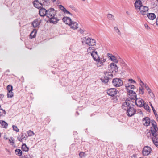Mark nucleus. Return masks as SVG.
<instances>
[{
  "mask_svg": "<svg viewBox=\"0 0 158 158\" xmlns=\"http://www.w3.org/2000/svg\"><path fill=\"white\" fill-rule=\"evenodd\" d=\"M143 123L146 126H149L150 123L152 126L150 127V131L152 136V139L154 144L158 147V135L157 134L158 128L156 122L154 120L150 121V118L147 117L143 118L142 119Z\"/></svg>",
  "mask_w": 158,
  "mask_h": 158,
  "instance_id": "f257e3e1",
  "label": "nucleus"
},
{
  "mask_svg": "<svg viewBox=\"0 0 158 158\" xmlns=\"http://www.w3.org/2000/svg\"><path fill=\"white\" fill-rule=\"evenodd\" d=\"M82 43H85L89 46H94L96 45V42L95 40L91 39L89 37H83L82 38Z\"/></svg>",
  "mask_w": 158,
  "mask_h": 158,
  "instance_id": "f03ea898",
  "label": "nucleus"
},
{
  "mask_svg": "<svg viewBox=\"0 0 158 158\" xmlns=\"http://www.w3.org/2000/svg\"><path fill=\"white\" fill-rule=\"evenodd\" d=\"M56 14V10L51 8L47 10V17L49 18H52L54 17Z\"/></svg>",
  "mask_w": 158,
  "mask_h": 158,
  "instance_id": "7ed1b4c3",
  "label": "nucleus"
},
{
  "mask_svg": "<svg viewBox=\"0 0 158 158\" xmlns=\"http://www.w3.org/2000/svg\"><path fill=\"white\" fill-rule=\"evenodd\" d=\"M113 85L115 87H119L122 86L123 85V82L120 79L116 78L113 80Z\"/></svg>",
  "mask_w": 158,
  "mask_h": 158,
  "instance_id": "20e7f679",
  "label": "nucleus"
},
{
  "mask_svg": "<svg viewBox=\"0 0 158 158\" xmlns=\"http://www.w3.org/2000/svg\"><path fill=\"white\" fill-rule=\"evenodd\" d=\"M113 77V74L110 72H108L106 74L105 76L102 77L101 80L102 82L105 83H107L109 79Z\"/></svg>",
  "mask_w": 158,
  "mask_h": 158,
  "instance_id": "39448f33",
  "label": "nucleus"
},
{
  "mask_svg": "<svg viewBox=\"0 0 158 158\" xmlns=\"http://www.w3.org/2000/svg\"><path fill=\"white\" fill-rule=\"evenodd\" d=\"M128 96L129 99L131 101L133 102L132 100L134 101L136 98V94L135 92L133 90L128 91Z\"/></svg>",
  "mask_w": 158,
  "mask_h": 158,
  "instance_id": "423d86ee",
  "label": "nucleus"
},
{
  "mask_svg": "<svg viewBox=\"0 0 158 158\" xmlns=\"http://www.w3.org/2000/svg\"><path fill=\"white\" fill-rule=\"evenodd\" d=\"M126 111L127 115L129 117H131L135 114L136 110L134 107H131L130 106Z\"/></svg>",
  "mask_w": 158,
  "mask_h": 158,
  "instance_id": "0eeeda50",
  "label": "nucleus"
},
{
  "mask_svg": "<svg viewBox=\"0 0 158 158\" xmlns=\"http://www.w3.org/2000/svg\"><path fill=\"white\" fill-rule=\"evenodd\" d=\"M151 151V148L150 147L145 146L143 150V154L144 156H147L150 153Z\"/></svg>",
  "mask_w": 158,
  "mask_h": 158,
  "instance_id": "6e6552de",
  "label": "nucleus"
},
{
  "mask_svg": "<svg viewBox=\"0 0 158 158\" xmlns=\"http://www.w3.org/2000/svg\"><path fill=\"white\" fill-rule=\"evenodd\" d=\"M131 103V101L128 98L126 99L125 102L123 103L122 105V108L127 111L128 108L130 106V103Z\"/></svg>",
  "mask_w": 158,
  "mask_h": 158,
  "instance_id": "1a4fd4ad",
  "label": "nucleus"
},
{
  "mask_svg": "<svg viewBox=\"0 0 158 158\" xmlns=\"http://www.w3.org/2000/svg\"><path fill=\"white\" fill-rule=\"evenodd\" d=\"M135 104L138 107H143L144 102L143 99L140 98H136L134 100Z\"/></svg>",
  "mask_w": 158,
  "mask_h": 158,
  "instance_id": "9d476101",
  "label": "nucleus"
},
{
  "mask_svg": "<svg viewBox=\"0 0 158 158\" xmlns=\"http://www.w3.org/2000/svg\"><path fill=\"white\" fill-rule=\"evenodd\" d=\"M139 10L140 13L142 15H145L148 11V7L143 5L138 9Z\"/></svg>",
  "mask_w": 158,
  "mask_h": 158,
  "instance_id": "9b49d317",
  "label": "nucleus"
},
{
  "mask_svg": "<svg viewBox=\"0 0 158 158\" xmlns=\"http://www.w3.org/2000/svg\"><path fill=\"white\" fill-rule=\"evenodd\" d=\"M108 94L111 96H114L117 94V91L115 88H111L107 90Z\"/></svg>",
  "mask_w": 158,
  "mask_h": 158,
  "instance_id": "f8f14e48",
  "label": "nucleus"
},
{
  "mask_svg": "<svg viewBox=\"0 0 158 158\" xmlns=\"http://www.w3.org/2000/svg\"><path fill=\"white\" fill-rule=\"evenodd\" d=\"M47 10L44 8H41L39 11V14L40 16L44 17L45 16H47Z\"/></svg>",
  "mask_w": 158,
  "mask_h": 158,
  "instance_id": "ddd939ff",
  "label": "nucleus"
},
{
  "mask_svg": "<svg viewBox=\"0 0 158 158\" xmlns=\"http://www.w3.org/2000/svg\"><path fill=\"white\" fill-rule=\"evenodd\" d=\"M90 55L95 61H98V60H99V56L98 55L97 51L93 52H92Z\"/></svg>",
  "mask_w": 158,
  "mask_h": 158,
  "instance_id": "4468645a",
  "label": "nucleus"
},
{
  "mask_svg": "<svg viewBox=\"0 0 158 158\" xmlns=\"http://www.w3.org/2000/svg\"><path fill=\"white\" fill-rule=\"evenodd\" d=\"M107 55L110 60L116 63L118 62V60L114 56L109 53H107Z\"/></svg>",
  "mask_w": 158,
  "mask_h": 158,
  "instance_id": "2eb2a0df",
  "label": "nucleus"
},
{
  "mask_svg": "<svg viewBox=\"0 0 158 158\" xmlns=\"http://www.w3.org/2000/svg\"><path fill=\"white\" fill-rule=\"evenodd\" d=\"M62 20L65 24L69 25L72 21L70 18L68 17H64L63 18Z\"/></svg>",
  "mask_w": 158,
  "mask_h": 158,
  "instance_id": "dca6fc26",
  "label": "nucleus"
},
{
  "mask_svg": "<svg viewBox=\"0 0 158 158\" xmlns=\"http://www.w3.org/2000/svg\"><path fill=\"white\" fill-rule=\"evenodd\" d=\"M69 26L71 29L76 30L78 28V24L76 22L72 21V23H71Z\"/></svg>",
  "mask_w": 158,
  "mask_h": 158,
  "instance_id": "f3484780",
  "label": "nucleus"
},
{
  "mask_svg": "<svg viewBox=\"0 0 158 158\" xmlns=\"http://www.w3.org/2000/svg\"><path fill=\"white\" fill-rule=\"evenodd\" d=\"M59 7L61 10L65 14H69L71 16L73 15L70 12L67 10L62 5H59Z\"/></svg>",
  "mask_w": 158,
  "mask_h": 158,
  "instance_id": "a211bd4d",
  "label": "nucleus"
},
{
  "mask_svg": "<svg viewBox=\"0 0 158 158\" xmlns=\"http://www.w3.org/2000/svg\"><path fill=\"white\" fill-rule=\"evenodd\" d=\"M135 6L136 9H138L142 5L143 2L139 1L138 0H135Z\"/></svg>",
  "mask_w": 158,
  "mask_h": 158,
  "instance_id": "6ab92c4d",
  "label": "nucleus"
},
{
  "mask_svg": "<svg viewBox=\"0 0 158 158\" xmlns=\"http://www.w3.org/2000/svg\"><path fill=\"white\" fill-rule=\"evenodd\" d=\"M106 61V59L103 58H100L99 57V60L96 61L97 62V65L98 67H100L103 65V63Z\"/></svg>",
  "mask_w": 158,
  "mask_h": 158,
  "instance_id": "aec40b11",
  "label": "nucleus"
},
{
  "mask_svg": "<svg viewBox=\"0 0 158 158\" xmlns=\"http://www.w3.org/2000/svg\"><path fill=\"white\" fill-rule=\"evenodd\" d=\"M40 22V19H35L32 23V25L35 28L37 27L39 25Z\"/></svg>",
  "mask_w": 158,
  "mask_h": 158,
  "instance_id": "412c9836",
  "label": "nucleus"
},
{
  "mask_svg": "<svg viewBox=\"0 0 158 158\" xmlns=\"http://www.w3.org/2000/svg\"><path fill=\"white\" fill-rule=\"evenodd\" d=\"M33 3L34 6L38 9L41 8L42 6V4L41 3H39L38 0L34 1Z\"/></svg>",
  "mask_w": 158,
  "mask_h": 158,
  "instance_id": "4be33fe9",
  "label": "nucleus"
},
{
  "mask_svg": "<svg viewBox=\"0 0 158 158\" xmlns=\"http://www.w3.org/2000/svg\"><path fill=\"white\" fill-rule=\"evenodd\" d=\"M125 86L127 92L128 91L132 90V89H134L135 88V86L131 84H127Z\"/></svg>",
  "mask_w": 158,
  "mask_h": 158,
  "instance_id": "5701e85b",
  "label": "nucleus"
},
{
  "mask_svg": "<svg viewBox=\"0 0 158 158\" xmlns=\"http://www.w3.org/2000/svg\"><path fill=\"white\" fill-rule=\"evenodd\" d=\"M49 21L51 23H52L54 24H56L59 19H58L57 18L52 17V18H50Z\"/></svg>",
  "mask_w": 158,
  "mask_h": 158,
  "instance_id": "b1692460",
  "label": "nucleus"
},
{
  "mask_svg": "<svg viewBox=\"0 0 158 158\" xmlns=\"http://www.w3.org/2000/svg\"><path fill=\"white\" fill-rule=\"evenodd\" d=\"M110 67L113 70L115 71V72L117 71L118 70L117 66L113 63L110 64Z\"/></svg>",
  "mask_w": 158,
  "mask_h": 158,
  "instance_id": "393cba45",
  "label": "nucleus"
},
{
  "mask_svg": "<svg viewBox=\"0 0 158 158\" xmlns=\"http://www.w3.org/2000/svg\"><path fill=\"white\" fill-rule=\"evenodd\" d=\"M95 48L93 47V46H91L89 47L87 50V53L88 54H91L93 52L95 51Z\"/></svg>",
  "mask_w": 158,
  "mask_h": 158,
  "instance_id": "a878e982",
  "label": "nucleus"
},
{
  "mask_svg": "<svg viewBox=\"0 0 158 158\" xmlns=\"http://www.w3.org/2000/svg\"><path fill=\"white\" fill-rule=\"evenodd\" d=\"M147 17L149 19L153 20L156 18L155 14L153 13H149L147 15Z\"/></svg>",
  "mask_w": 158,
  "mask_h": 158,
  "instance_id": "bb28decb",
  "label": "nucleus"
},
{
  "mask_svg": "<svg viewBox=\"0 0 158 158\" xmlns=\"http://www.w3.org/2000/svg\"><path fill=\"white\" fill-rule=\"evenodd\" d=\"M36 29H34L30 34V38H35L36 36Z\"/></svg>",
  "mask_w": 158,
  "mask_h": 158,
  "instance_id": "cd10ccee",
  "label": "nucleus"
},
{
  "mask_svg": "<svg viewBox=\"0 0 158 158\" xmlns=\"http://www.w3.org/2000/svg\"><path fill=\"white\" fill-rule=\"evenodd\" d=\"M15 152L16 154L19 156H20L22 155V152L19 149H16L15 151Z\"/></svg>",
  "mask_w": 158,
  "mask_h": 158,
  "instance_id": "c85d7f7f",
  "label": "nucleus"
},
{
  "mask_svg": "<svg viewBox=\"0 0 158 158\" xmlns=\"http://www.w3.org/2000/svg\"><path fill=\"white\" fill-rule=\"evenodd\" d=\"M107 18L110 20L114 21V17L111 14H108L107 15Z\"/></svg>",
  "mask_w": 158,
  "mask_h": 158,
  "instance_id": "c756f323",
  "label": "nucleus"
},
{
  "mask_svg": "<svg viewBox=\"0 0 158 158\" xmlns=\"http://www.w3.org/2000/svg\"><path fill=\"white\" fill-rule=\"evenodd\" d=\"M22 150L24 151L27 152L28 151L29 148L25 144H23L22 146Z\"/></svg>",
  "mask_w": 158,
  "mask_h": 158,
  "instance_id": "7c9ffc66",
  "label": "nucleus"
},
{
  "mask_svg": "<svg viewBox=\"0 0 158 158\" xmlns=\"http://www.w3.org/2000/svg\"><path fill=\"white\" fill-rule=\"evenodd\" d=\"M0 123L4 128H6L8 126V124L4 121H0Z\"/></svg>",
  "mask_w": 158,
  "mask_h": 158,
  "instance_id": "2f4dec72",
  "label": "nucleus"
},
{
  "mask_svg": "<svg viewBox=\"0 0 158 158\" xmlns=\"http://www.w3.org/2000/svg\"><path fill=\"white\" fill-rule=\"evenodd\" d=\"M143 107L147 111H150V109L149 106L147 104L144 103V105H143Z\"/></svg>",
  "mask_w": 158,
  "mask_h": 158,
  "instance_id": "473e14b6",
  "label": "nucleus"
},
{
  "mask_svg": "<svg viewBox=\"0 0 158 158\" xmlns=\"http://www.w3.org/2000/svg\"><path fill=\"white\" fill-rule=\"evenodd\" d=\"M6 113V112L4 110L0 109V116H4Z\"/></svg>",
  "mask_w": 158,
  "mask_h": 158,
  "instance_id": "72a5a7b5",
  "label": "nucleus"
},
{
  "mask_svg": "<svg viewBox=\"0 0 158 158\" xmlns=\"http://www.w3.org/2000/svg\"><path fill=\"white\" fill-rule=\"evenodd\" d=\"M27 134L29 136H32L34 135L35 134L34 132L31 130L28 131L27 132Z\"/></svg>",
  "mask_w": 158,
  "mask_h": 158,
  "instance_id": "f704fd0d",
  "label": "nucleus"
},
{
  "mask_svg": "<svg viewBox=\"0 0 158 158\" xmlns=\"http://www.w3.org/2000/svg\"><path fill=\"white\" fill-rule=\"evenodd\" d=\"M14 94L12 91H8L7 94V96L8 98H12Z\"/></svg>",
  "mask_w": 158,
  "mask_h": 158,
  "instance_id": "c9c22d12",
  "label": "nucleus"
},
{
  "mask_svg": "<svg viewBox=\"0 0 158 158\" xmlns=\"http://www.w3.org/2000/svg\"><path fill=\"white\" fill-rule=\"evenodd\" d=\"M114 30L118 35H121V33L117 27H114Z\"/></svg>",
  "mask_w": 158,
  "mask_h": 158,
  "instance_id": "e433bc0d",
  "label": "nucleus"
},
{
  "mask_svg": "<svg viewBox=\"0 0 158 158\" xmlns=\"http://www.w3.org/2000/svg\"><path fill=\"white\" fill-rule=\"evenodd\" d=\"M79 155L80 158H85V153L83 152H81Z\"/></svg>",
  "mask_w": 158,
  "mask_h": 158,
  "instance_id": "4c0bfd02",
  "label": "nucleus"
},
{
  "mask_svg": "<svg viewBox=\"0 0 158 158\" xmlns=\"http://www.w3.org/2000/svg\"><path fill=\"white\" fill-rule=\"evenodd\" d=\"M25 136L22 135L21 136H19L17 137V139L20 141V142H22L23 139L25 138Z\"/></svg>",
  "mask_w": 158,
  "mask_h": 158,
  "instance_id": "58836bf2",
  "label": "nucleus"
},
{
  "mask_svg": "<svg viewBox=\"0 0 158 158\" xmlns=\"http://www.w3.org/2000/svg\"><path fill=\"white\" fill-rule=\"evenodd\" d=\"M7 89L8 91H12L13 90V87L12 85H9L7 86Z\"/></svg>",
  "mask_w": 158,
  "mask_h": 158,
  "instance_id": "ea45409f",
  "label": "nucleus"
},
{
  "mask_svg": "<svg viewBox=\"0 0 158 158\" xmlns=\"http://www.w3.org/2000/svg\"><path fill=\"white\" fill-rule=\"evenodd\" d=\"M139 93L141 94H144V89H143V88L142 87H140L139 88Z\"/></svg>",
  "mask_w": 158,
  "mask_h": 158,
  "instance_id": "a19ab883",
  "label": "nucleus"
},
{
  "mask_svg": "<svg viewBox=\"0 0 158 158\" xmlns=\"http://www.w3.org/2000/svg\"><path fill=\"white\" fill-rule=\"evenodd\" d=\"M12 127L13 128V129L15 131L17 132H19V129L15 125H13L12 126Z\"/></svg>",
  "mask_w": 158,
  "mask_h": 158,
  "instance_id": "79ce46f5",
  "label": "nucleus"
},
{
  "mask_svg": "<svg viewBox=\"0 0 158 158\" xmlns=\"http://www.w3.org/2000/svg\"><path fill=\"white\" fill-rule=\"evenodd\" d=\"M128 81L130 82L131 83L133 84L136 83V82L135 81L132 79H129L128 80Z\"/></svg>",
  "mask_w": 158,
  "mask_h": 158,
  "instance_id": "37998d69",
  "label": "nucleus"
},
{
  "mask_svg": "<svg viewBox=\"0 0 158 158\" xmlns=\"http://www.w3.org/2000/svg\"><path fill=\"white\" fill-rule=\"evenodd\" d=\"M148 92V93L150 94V95H152L153 96H154V94H153V93L152 92L151 90L150 89V88L148 89H147Z\"/></svg>",
  "mask_w": 158,
  "mask_h": 158,
  "instance_id": "c03bdc74",
  "label": "nucleus"
},
{
  "mask_svg": "<svg viewBox=\"0 0 158 158\" xmlns=\"http://www.w3.org/2000/svg\"><path fill=\"white\" fill-rule=\"evenodd\" d=\"M9 141L12 145H13L14 144V140L11 138L9 139Z\"/></svg>",
  "mask_w": 158,
  "mask_h": 158,
  "instance_id": "a18cd8bd",
  "label": "nucleus"
},
{
  "mask_svg": "<svg viewBox=\"0 0 158 158\" xmlns=\"http://www.w3.org/2000/svg\"><path fill=\"white\" fill-rule=\"evenodd\" d=\"M79 32L81 34H83L84 32V30L83 29H80L79 31Z\"/></svg>",
  "mask_w": 158,
  "mask_h": 158,
  "instance_id": "49530a36",
  "label": "nucleus"
},
{
  "mask_svg": "<svg viewBox=\"0 0 158 158\" xmlns=\"http://www.w3.org/2000/svg\"><path fill=\"white\" fill-rule=\"evenodd\" d=\"M144 26L147 29H150V27L147 24H144Z\"/></svg>",
  "mask_w": 158,
  "mask_h": 158,
  "instance_id": "de8ad7c7",
  "label": "nucleus"
},
{
  "mask_svg": "<svg viewBox=\"0 0 158 158\" xmlns=\"http://www.w3.org/2000/svg\"><path fill=\"white\" fill-rule=\"evenodd\" d=\"M69 7L71 9H72V10H75V7H74V6H73V5L70 6Z\"/></svg>",
  "mask_w": 158,
  "mask_h": 158,
  "instance_id": "09e8293b",
  "label": "nucleus"
},
{
  "mask_svg": "<svg viewBox=\"0 0 158 158\" xmlns=\"http://www.w3.org/2000/svg\"><path fill=\"white\" fill-rule=\"evenodd\" d=\"M144 85L147 90L149 88V87L146 84H145V85Z\"/></svg>",
  "mask_w": 158,
  "mask_h": 158,
  "instance_id": "8fccbe9b",
  "label": "nucleus"
},
{
  "mask_svg": "<svg viewBox=\"0 0 158 158\" xmlns=\"http://www.w3.org/2000/svg\"><path fill=\"white\" fill-rule=\"evenodd\" d=\"M153 111L154 113L155 116H156V115L157 116V114L156 113V110H153Z\"/></svg>",
  "mask_w": 158,
  "mask_h": 158,
  "instance_id": "3c124183",
  "label": "nucleus"
},
{
  "mask_svg": "<svg viewBox=\"0 0 158 158\" xmlns=\"http://www.w3.org/2000/svg\"><path fill=\"white\" fill-rule=\"evenodd\" d=\"M150 105L151 106V108L152 109V110H155L154 109V107H153V106L152 105V103H151L150 102Z\"/></svg>",
  "mask_w": 158,
  "mask_h": 158,
  "instance_id": "603ef678",
  "label": "nucleus"
},
{
  "mask_svg": "<svg viewBox=\"0 0 158 158\" xmlns=\"http://www.w3.org/2000/svg\"><path fill=\"white\" fill-rule=\"evenodd\" d=\"M3 97V95H0V101L2 100V98Z\"/></svg>",
  "mask_w": 158,
  "mask_h": 158,
  "instance_id": "864d4df0",
  "label": "nucleus"
},
{
  "mask_svg": "<svg viewBox=\"0 0 158 158\" xmlns=\"http://www.w3.org/2000/svg\"><path fill=\"white\" fill-rule=\"evenodd\" d=\"M156 24L158 25V17L156 19Z\"/></svg>",
  "mask_w": 158,
  "mask_h": 158,
  "instance_id": "5fc2aeb1",
  "label": "nucleus"
},
{
  "mask_svg": "<svg viewBox=\"0 0 158 158\" xmlns=\"http://www.w3.org/2000/svg\"><path fill=\"white\" fill-rule=\"evenodd\" d=\"M140 82L142 83L143 85H145V84H144L143 82L142 81H141V80H139Z\"/></svg>",
  "mask_w": 158,
  "mask_h": 158,
  "instance_id": "6e6d98bb",
  "label": "nucleus"
},
{
  "mask_svg": "<svg viewBox=\"0 0 158 158\" xmlns=\"http://www.w3.org/2000/svg\"><path fill=\"white\" fill-rule=\"evenodd\" d=\"M156 116V118H157V117H158V115H157V116L156 115V116Z\"/></svg>",
  "mask_w": 158,
  "mask_h": 158,
  "instance_id": "4d7b16f0",
  "label": "nucleus"
},
{
  "mask_svg": "<svg viewBox=\"0 0 158 158\" xmlns=\"http://www.w3.org/2000/svg\"><path fill=\"white\" fill-rule=\"evenodd\" d=\"M156 119H157V120L158 121V117H157V118H156Z\"/></svg>",
  "mask_w": 158,
  "mask_h": 158,
  "instance_id": "13d9d810",
  "label": "nucleus"
},
{
  "mask_svg": "<svg viewBox=\"0 0 158 158\" xmlns=\"http://www.w3.org/2000/svg\"><path fill=\"white\" fill-rule=\"evenodd\" d=\"M42 1H44L45 2H46V0H43Z\"/></svg>",
  "mask_w": 158,
  "mask_h": 158,
  "instance_id": "bf43d9fd",
  "label": "nucleus"
},
{
  "mask_svg": "<svg viewBox=\"0 0 158 158\" xmlns=\"http://www.w3.org/2000/svg\"><path fill=\"white\" fill-rule=\"evenodd\" d=\"M148 134H149V133H147V135H148Z\"/></svg>",
  "mask_w": 158,
  "mask_h": 158,
  "instance_id": "052dcab7",
  "label": "nucleus"
},
{
  "mask_svg": "<svg viewBox=\"0 0 158 158\" xmlns=\"http://www.w3.org/2000/svg\"><path fill=\"white\" fill-rule=\"evenodd\" d=\"M127 14H128V12H127Z\"/></svg>",
  "mask_w": 158,
  "mask_h": 158,
  "instance_id": "680f3d73",
  "label": "nucleus"
},
{
  "mask_svg": "<svg viewBox=\"0 0 158 158\" xmlns=\"http://www.w3.org/2000/svg\"><path fill=\"white\" fill-rule=\"evenodd\" d=\"M127 14H128V12H127Z\"/></svg>",
  "mask_w": 158,
  "mask_h": 158,
  "instance_id": "e2e57ef3",
  "label": "nucleus"
},
{
  "mask_svg": "<svg viewBox=\"0 0 158 158\" xmlns=\"http://www.w3.org/2000/svg\"><path fill=\"white\" fill-rule=\"evenodd\" d=\"M140 113H141V114H142V112L141 111H140Z\"/></svg>",
  "mask_w": 158,
  "mask_h": 158,
  "instance_id": "0e129e2a",
  "label": "nucleus"
},
{
  "mask_svg": "<svg viewBox=\"0 0 158 158\" xmlns=\"http://www.w3.org/2000/svg\"><path fill=\"white\" fill-rule=\"evenodd\" d=\"M77 113L78 115L79 114V113Z\"/></svg>",
  "mask_w": 158,
  "mask_h": 158,
  "instance_id": "69168bd1",
  "label": "nucleus"
},
{
  "mask_svg": "<svg viewBox=\"0 0 158 158\" xmlns=\"http://www.w3.org/2000/svg\"><path fill=\"white\" fill-rule=\"evenodd\" d=\"M31 158H32L31 157Z\"/></svg>",
  "mask_w": 158,
  "mask_h": 158,
  "instance_id": "338daca9",
  "label": "nucleus"
},
{
  "mask_svg": "<svg viewBox=\"0 0 158 158\" xmlns=\"http://www.w3.org/2000/svg\"><path fill=\"white\" fill-rule=\"evenodd\" d=\"M158 1V0H157Z\"/></svg>",
  "mask_w": 158,
  "mask_h": 158,
  "instance_id": "774afa93",
  "label": "nucleus"
}]
</instances>
